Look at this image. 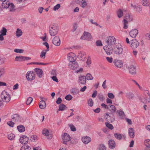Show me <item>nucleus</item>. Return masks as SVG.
Listing matches in <instances>:
<instances>
[{"label":"nucleus","mask_w":150,"mask_h":150,"mask_svg":"<svg viewBox=\"0 0 150 150\" xmlns=\"http://www.w3.org/2000/svg\"><path fill=\"white\" fill-rule=\"evenodd\" d=\"M68 126L69 127L71 131H75V127L72 124H69L68 125Z\"/></svg>","instance_id":"864d4df0"},{"label":"nucleus","mask_w":150,"mask_h":150,"mask_svg":"<svg viewBox=\"0 0 150 150\" xmlns=\"http://www.w3.org/2000/svg\"><path fill=\"white\" fill-rule=\"evenodd\" d=\"M117 16L119 18H121L123 16V11L121 9H119L117 12Z\"/></svg>","instance_id":"58836bf2"},{"label":"nucleus","mask_w":150,"mask_h":150,"mask_svg":"<svg viewBox=\"0 0 150 150\" xmlns=\"http://www.w3.org/2000/svg\"><path fill=\"white\" fill-rule=\"evenodd\" d=\"M118 113L120 118H122L125 117L124 113L122 110H120L118 111Z\"/></svg>","instance_id":"de8ad7c7"},{"label":"nucleus","mask_w":150,"mask_h":150,"mask_svg":"<svg viewBox=\"0 0 150 150\" xmlns=\"http://www.w3.org/2000/svg\"><path fill=\"white\" fill-rule=\"evenodd\" d=\"M85 54V53L83 51L79 52L77 56V58L80 60H82L83 57Z\"/></svg>","instance_id":"cd10ccee"},{"label":"nucleus","mask_w":150,"mask_h":150,"mask_svg":"<svg viewBox=\"0 0 150 150\" xmlns=\"http://www.w3.org/2000/svg\"><path fill=\"white\" fill-rule=\"evenodd\" d=\"M96 45L97 46H102V43L100 40H98L96 42Z\"/></svg>","instance_id":"680f3d73"},{"label":"nucleus","mask_w":150,"mask_h":150,"mask_svg":"<svg viewBox=\"0 0 150 150\" xmlns=\"http://www.w3.org/2000/svg\"><path fill=\"white\" fill-rule=\"evenodd\" d=\"M15 137V135L11 133L8 135L7 138L9 140H12L14 139Z\"/></svg>","instance_id":"37998d69"},{"label":"nucleus","mask_w":150,"mask_h":150,"mask_svg":"<svg viewBox=\"0 0 150 150\" xmlns=\"http://www.w3.org/2000/svg\"><path fill=\"white\" fill-rule=\"evenodd\" d=\"M58 31V27L56 24L51 25L49 28L50 34L52 36H55L57 34Z\"/></svg>","instance_id":"f03ea898"},{"label":"nucleus","mask_w":150,"mask_h":150,"mask_svg":"<svg viewBox=\"0 0 150 150\" xmlns=\"http://www.w3.org/2000/svg\"><path fill=\"white\" fill-rule=\"evenodd\" d=\"M10 2L6 0H5L2 1L1 3V6L3 8L7 9L9 7V5Z\"/></svg>","instance_id":"b1692460"},{"label":"nucleus","mask_w":150,"mask_h":150,"mask_svg":"<svg viewBox=\"0 0 150 150\" xmlns=\"http://www.w3.org/2000/svg\"><path fill=\"white\" fill-rule=\"evenodd\" d=\"M113 51L115 54H120L123 51V49L122 45L120 44L116 45L113 49Z\"/></svg>","instance_id":"39448f33"},{"label":"nucleus","mask_w":150,"mask_h":150,"mask_svg":"<svg viewBox=\"0 0 150 150\" xmlns=\"http://www.w3.org/2000/svg\"><path fill=\"white\" fill-rule=\"evenodd\" d=\"M60 7V5L59 4H58L56 5L55 6H54L53 8V10L54 11H56Z\"/></svg>","instance_id":"e2e57ef3"},{"label":"nucleus","mask_w":150,"mask_h":150,"mask_svg":"<svg viewBox=\"0 0 150 150\" xmlns=\"http://www.w3.org/2000/svg\"><path fill=\"white\" fill-rule=\"evenodd\" d=\"M124 19H126L127 22L130 21H132L133 19V17L132 16H130L129 14H127L126 15L125 18Z\"/></svg>","instance_id":"c756f323"},{"label":"nucleus","mask_w":150,"mask_h":150,"mask_svg":"<svg viewBox=\"0 0 150 150\" xmlns=\"http://www.w3.org/2000/svg\"><path fill=\"white\" fill-rule=\"evenodd\" d=\"M49 131L48 129H44L42 130V134L46 136H49V137L48 138L50 139L52 138V137L51 134H49Z\"/></svg>","instance_id":"a878e982"},{"label":"nucleus","mask_w":150,"mask_h":150,"mask_svg":"<svg viewBox=\"0 0 150 150\" xmlns=\"http://www.w3.org/2000/svg\"><path fill=\"white\" fill-rule=\"evenodd\" d=\"M116 40L115 38L113 36H110L108 37L106 39V45L111 46L114 45L116 43Z\"/></svg>","instance_id":"20e7f679"},{"label":"nucleus","mask_w":150,"mask_h":150,"mask_svg":"<svg viewBox=\"0 0 150 150\" xmlns=\"http://www.w3.org/2000/svg\"><path fill=\"white\" fill-rule=\"evenodd\" d=\"M108 143L109 147L110 149H112L115 147L116 143L114 140L112 139H110L108 141Z\"/></svg>","instance_id":"f3484780"},{"label":"nucleus","mask_w":150,"mask_h":150,"mask_svg":"<svg viewBox=\"0 0 150 150\" xmlns=\"http://www.w3.org/2000/svg\"><path fill=\"white\" fill-rule=\"evenodd\" d=\"M7 124L8 125L11 127H13L14 124V123L13 122L11 121L7 122Z\"/></svg>","instance_id":"69168bd1"},{"label":"nucleus","mask_w":150,"mask_h":150,"mask_svg":"<svg viewBox=\"0 0 150 150\" xmlns=\"http://www.w3.org/2000/svg\"><path fill=\"white\" fill-rule=\"evenodd\" d=\"M109 107L110 108L111 112L112 113H115L116 111V109L115 106L112 105H109Z\"/></svg>","instance_id":"a19ab883"},{"label":"nucleus","mask_w":150,"mask_h":150,"mask_svg":"<svg viewBox=\"0 0 150 150\" xmlns=\"http://www.w3.org/2000/svg\"><path fill=\"white\" fill-rule=\"evenodd\" d=\"M62 138L63 140V143L67 144V142L70 139L69 135L67 133H64L62 136Z\"/></svg>","instance_id":"9d476101"},{"label":"nucleus","mask_w":150,"mask_h":150,"mask_svg":"<svg viewBox=\"0 0 150 150\" xmlns=\"http://www.w3.org/2000/svg\"><path fill=\"white\" fill-rule=\"evenodd\" d=\"M113 63L115 66L118 68H121L123 66V63L122 61L117 59H115Z\"/></svg>","instance_id":"6ab92c4d"},{"label":"nucleus","mask_w":150,"mask_h":150,"mask_svg":"<svg viewBox=\"0 0 150 150\" xmlns=\"http://www.w3.org/2000/svg\"><path fill=\"white\" fill-rule=\"evenodd\" d=\"M17 128L18 130L20 132H23L25 131V128L22 125L18 126Z\"/></svg>","instance_id":"7c9ffc66"},{"label":"nucleus","mask_w":150,"mask_h":150,"mask_svg":"<svg viewBox=\"0 0 150 150\" xmlns=\"http://www.w3.org/2000/svg\"><path fill=\"white\" fill-rule=\"evenodd\" d=\"M22 34L23 32L21 29L19 28L17 29L16 33V34L17 37H20L22 35Z\"/></svg>","instance_id":"72a5a7b5"},{"label":"nucleus","mask_w":150,"mask_h":150,"mask_svg":"<svg viewBox=\"0 0 150 150\" xmlns=\"http://www.w3.org/2000/svg\"><path fill=\"white\" fill-rule=\"evenodd\" d=\"M81 139L83 142L85 144H88L91 141V138L88 136H86L82 137Z\"/></svg>","instance_id":"5701e85b"},{"label":"nucleus","mask_w":150,"mask_h":150,"mask_svg":"<svg viewBox=\"0 0 150 150\" xmlns=\"http://www.w3.org/2000/svg\"><path fill=\"white\" fill-rule=\"evenodd\" d=\"M14 52L16 53H21L23 52L24 50L22 49H15L14 50Z\"/></svg>","instance_id":"5fc2aeb1"},{"label":"nucleus","mask_w":150,"mask_h":150,"mask_svg":"<svg viewBox=\"0 0 150 150\" xmlns=\"http://www.w3.org/2000/svg\"><path fill=\"white\" fill-rule=\"evenodd\" d=\"M7 30L6 28L3 27L2 30L0 31V33L2 35H5L6 34Z\"/></svg>","instance_id":"e433bc0d"},{"label":"nucleus","mask_w":150,"mask_h":150,"mask_svg":"<svg viewBox=\"0 0 150 150\" xmlns=\"http://www.w3.org/2000/svg\"><path fill=\"white\" fill-rule=\"evenodd\" d=\"M75 54L72 52H71L68 54V59L70 61L69 64V67L71 69L74 70L75 69Z\"/></svg>","instance_id":"f257e3e1"},{"label":"nucleus","mask_w":150,"mask_h":150,"mask_svg":"<svg viewBox=\"0 0 150 150\" xmlns=\"http://www.w3.org/2000/svg\"><path fill=\"white\" fill-rule=\"evenodd\" d=\"M129 73L132 75H135L136 74V67L133 65H131L128 67Z\"/></svg>","instance_id":"f8f14e48"},{"label":"nucleus","mask_w":150,"mask_h":150,"mask_svg":"<svg viewBox=\"0 0 150 150\" xmlns=\"http://www.w3.org/2000/svg\"><path fill=\"white\" fill-rule=\"evenodd\" d=\"M87 5V3L86 1V0H83V1L81 2V7L82 8H85Z\"/></svg>","instance_id":"79ce46f5"},{"label":"nucleus","mask_w":150,"mask_h":150,"mask_svg":"<svg viewBox=\"0 0 150 150\" xmlns=\"http://www.w3.org/2000/svg\"><path fill=\"white\" fill-rule=\"evenodd\" d=\"M145 91L146 92L148 96H149V98L148 99H146L144 97H142L140 99L141 102H142L144 103H146L147 102V100L148 102H150V95L149 92L147 90H146Z\"/></svg>","instance_id":"2eb2a0df"},{"label":"nucleus","mask_w":150,"mask_h":150,"mask_svg":"<svg viewBox=\"0 0 150 150\" xmlns=\"http://www.w3.org/2000/svg\"><path fill=\"white\" fill-rule=\"evenodd\" d=\"M29 139L28 137L23 135L20 137V142L22 144H25L28 142Z\"/></svg>","instance_id":"4468645a"},{"label":"nucleus","mask_w":150,"mask_h":150,"mask_svg":"<svg viewBox=\"0 0 150 150\" xmlns=\"http://www.w3.org/2000/svg\"><path fill=\"white\" fill-rule=\"evenodd\" d=\"M34 71L39 78L42 77L43 72L41 69L36 68L34 69Z\"/></svg>","instance_id":"4be33fe9"},{"label":"nucleus","mask_w":150,"mask_h":150,"mask_svg":"<svg viewBox=\"0 0 150 150\" xmlns=\"http://www.w3.org/2000/svg\"><path fill=\"white\" fill-rule=\"evenodd\" d=\"M46 53V51L45 50H43L41 52L40 57L41 58H43V59L45 57V54Z\"/></svg>","instance_id":"c03bdc74"},{"label":"nucleus","mask_w":150,"mask_h":150,"mask_svg":"<svg viewBox=\"0 0 150 150\" xmlns=\"http://www.w3.org/2000/svg\"><path fill=\"white\" fill-rule=\"evenodd\" d=\"M108 118L110 120H108L109 121V122L110 121L111 122H114L115 120V117L114 116H112V117L109 116Z\"/></svg>","instance_id":"0e129e2a"},{"label":"nucleus","mask_w":150,"mask_h":150,"mask_svg":"<svg viewBox=\"0 0 150 150\" xmlns=\"http://www.w3.org/2000/svg\"><path fill=\"white\" fill-rule=\"evenodd\" d=\"M114 136L115 138L118 140H120L122 138V136L121 134L115 133L114 134Z\"/></svg>","instance_id":"4c0bfd02"},{"label":"nucleus","mask_w":150,"mask_h":150,"mask_svg":"<svg viewBox=\"0 0 150 150\" xmlns=\"http://www.w3.org/2000/svg\"><path fill=\"white\" fill-rule=\"evenodd\" d=\"M83 71V68L79 67L78 64L76 62V73L81 74Z\"/></svg>","instance_id":"dca6fc26"},{"label":"nucleus","mask_w":150,"mask_h":150,"mask_svg":"<svg viewBox=\"0 0 150 150\" xmlns=\"http://www.w3.org/2000/svg\"><path fill=\"white\" fill-rule=\"evenodd\" d=\"M72 97L70 95H67L65 97V99L68 100H70L72 99Z\"/></svg>","instance_id":"bf43d9fd"},{"label":"nucleus","mask_w":150,"mask_h":150,"mask_svg":"<svg viewBox=\"0 0 150 150\" xmlns=\"http://www.w3.org/2000/svg\"><path fill=\"white\" fill-rule=\"evenodd\" d=\"M26 77L28 81H30L35 79V74L33 71H28L26 74Z\"/></svg>","instance_id":"423d86ee"},{"label":"nucleus","mask_w":150,"mask_h":150,"mask_svg":"<svg viewBox=\"0 0 150 150\" xmlns=\"http://www.w3.org/2000/svg\"><path fill=\"white\" fill-rule=\"evenodd\" d=\"M138 30L136 29H134L132 30L129 32L130 35L133 38H135L138 33Z\"/></svg>","instance_id":"aec40b11"},{"label":"nucleus","mask_w":150,"mask_h":150,"mask_svg":"<svg viewBox=\"0 0 150 150\" xmlns=\"http://www.w3.org/2000/svg\"><path fill=\"white\" fill-rule=\"evenodd\" d=\"M103 48L107 55H110L112 53L113 49L112 47L106 45Z\"/></svg>","instance_id":"1a4fd4ad"},{"label":"nucleus","mask_w":150,"mask_h":150,"mask_svg":"<svg viewBox=\"0 0 150 150\" xmlns=\"http://www.w3.org/2000/svg\"><path fill=\"white\" fill-rule=\"evenodd\" d=\"M144 145L147 148H150V140L147 139L145 140L144 142Z\"/></svg>","instance_id":"473e14b6"},{"label":"nucleus","mask_w":150,"mask_h":150,"mask_svg":"<svg viewBox=\"0 0 150 150\" xmlns=\"http://www.w3.org/2000/svg\"><path fill=\"white\" fill-rule=\"evenodd\" d=\"M13 120L19 121L20 120L21 117L19 115L17 114L13 115L11 117Z\"/></svg>","instance_id":"bb28decb"},{"label":"nucleus","mask_w":150,"mask_h":150,"mask_svg":"<svg viewBox=\"0 0 150 150\" xmlns=\"http://www.w3.org/2000/svg\"><path fill=\"white\" fill-rule=\"evenodd\" d=\"M98 149L99 150H106V147L104 144H101L99 145Z\"/></svg>","instance_id":"a18cd8bd"},{"label":"nucleus","mask_w":150,"mask_h":150,"mask_svg":"<svg viewBox=\"0 0 150 150\" xmlns=\"http://www.w3.org/2000/svg\"><path fill=\"white\" fill-rule=\"evenodd\" d=\"M30 149L29 146L25 145L21 147L20 150H30Z\"/></svg>","instance_id":"ea45409f"},{"label":"nucleus","mask_w":150,"mask_h":150,"mask_svg":"<svg viewBox=\"0 0 150 150\" xmlns=\"http://www.w3.org/2000/svg\"><path fill=\"white\" fill-rule=\"evenodd\" d=\"M8 6L9 7H8V8H9V9L10 11H13L15 10V6L12 3H10Z\"/></svg>","instance_id":"2f4dec72"},{"label":"nucleus","mask_w":150,"mask_h":150,"mask_svg":"<svg viewBox=\"0 0 150 150\" xmlns=\"http://www.w3.org/2000/svg\"><path fill=\"white\" fill-rule=\"evenodd\" d=\"M124 22V27L123 28L125 29H127L128 27V24L127 23V21L126 20V19H123Z\"/></svg>","instance_id":"09e8293b"},{"label":"nucleus","mask_w":150,"mask_h":150,"mask_svg":"<svg viewBox=\"0 0 150 150\" xmlns=\"http://www.w3.org/2000/svg\"><path fill=\"white\" fill-rule=\"evenodd\" d=\"M66 108L67 107L64 105L61 104L59 105L58 110L59 111H63L66 110Z\"/></svg>","instance_id":"c9c22d12"},{"label":"nucleus","mask_w":150,"mask_h":150,"mask_svg":"<svg viewBox=\"0 0 150 150\" xmlns=\"http://www.w3.org/2000/svg\"><path fill=\"white\" fill-rule=\"evenodd\" d=\"M6 58L5 57H0V64H3Z\"/></svg>","instance_id":"13d9d810"},{"label":"nucleus","mask_w":150,"mask_h":150,"mask_svg":"<svg viewBox=\"0 0 150 150\" xmlns=\"http://www.w3.org/2000/svg\"><path fill=\"white\" fill-rule=\"evenodd\" d=\"M126 98L129 100H133L135 98L134 93L132 92H127L126 93Z\"/></svg>","instance_id":"a211bd4d"},{"label":"nucleus","mask_w":150,"mask_h":150,"mask_svg":"<svg viewBox=\"0 0 150 150\" xmlns=\"http://www.w3.org/2000/svg\"><path fill=\"white\" fill-rule=\"evenodd\" d=\"M128 134L129 137L133 138L134 137V131L133 128H130L129 129Z\"/></svg>","instance_id":"393cba45"},{"label":"nucleus","mask_w":150,"mask_h":150,"mask_svg":"<svg viewBox=\"0 0 150 150\" xmlns=\"http://www.w3.org/2000/svg\"><path fill=\"white\" fill-rule=\"evenodd\" d=\"M33 101V98L30 97H29L26 101V104L27 105H29Z\"/></svg>","instance_id":"6e6d98bb"},{"label":"nucleus","mask_w":150,"mask_h":150,"mask_svg":"<svg viewBox=\"0 0 150 150\" xmlns=\"http://www.w3.org/2000/svg\"><path fill=\"white\" fill-rule=\"evenodd\" d=\"M1 97L2 101L6 103L9 102L11 98L9 94L5 91H3L1 93Z\"/></svg>","instance_id":"7ed1b4c3"},{"label":"nucleus","mask_w":150,"mask_h":150,"mask_svg":"<svg viewBox=\"0 0 150 150\" xmlns=\"http://www.w3.org/2000/svg\"><path fill=\"white\" fill-rule=\"evenodd\" d=\"M31 58L28 57L22 56H16L15 58V61H23L25 60H28L30 59Z\"/></svg>","instance_id":"9b49d317"},{"label":"nucleus","mask_w":150,"mask_h":150,"mask_svg":"<svg viewBox=\"0 0 150 150\" xmlns=\"http://www.w3.org/2000/svg\"><path fill=\"white\" fill-rule=\"evenodd\" d=\"M37 136L35 135H32L30 136V140L31 141H35L37 139Z\"/></svg>","instance_id":"603ef678"},{"label":"nucleus","mask_w":150,"mask_h":150,"mask_svg":"<svg viewBox=\"0 0 150 150\" xmlns=\"http://www.w3.org/2000/svg\"><path fill=\"white\" fill-rule=\"evenodd\" d=\"M105 124L106 126L108 127L109 129L111 130L113 129V127L112 125L110 124L109 123H108V122H106L105 123Z\"/></svg>","instance_id":"8fccbe9b"},{"label":"nucleus","mask_w":150,"mask_h":150,"mask_svg":"<svg viewBox=\"0 0 150 150\" xmlns=\"http://www.w3.org/2000/svg\"><path fill=\"white\" fill-rule=\"evenodd\" d=\"M80 39H81L91 40L92 39V37L90 33L85 31Z\"/></svg>","instance_id":"0eeeda50"},{"label":"nucleus","mask_w":150,"mask_h":150,"mask_svg":"<svg viewBox=\"0 0 150 150\" xmlns=\"http://www.w3.org/2000/svg\"><path fill=\"white\" fill-rule=\"evenodd\" d=\"M79 83L82 84H85L86 83V79L84 76H80L79 78Z\"/></svg>","instance_id":"412c9836"},{"label":"nucleus","mask_w":150,"mask_h":150,"mask_svg":"<svg viewBox=\"0 0 150 150\" xmlns=\"http://www.w3.org/2000/svg\"><path fill=\"white\" fill-rule=\"evenodd\" d=\"M109 116H109V114L107 113H106L105 115V118L106 119V121L109 122V121L108 120H110L108 118Z\"/></svg>","instance_id":"338daca9"},{"label":"nucleus","mask_w":150,"mask_h":150,"mask_svg":"<svg viewBox=\"0 0 150 150\" xmlns=\"http://www.w3.org/2000/svg\"><path fill=\"white\" fill-rule=\"evenodd\" d=\"M88 103L89 106L92 107L93 105V102L91 98H89L88 101Z\"/></svg>","instance_id":"49530a36"},{"label":"nucleus","mask_w":150,"mask_h":150,"mask_svg":"<svg viewBox=\"0 0 150 150\" xmlns=\"http://www.w3.org/2000/svg\"><path fill=\"white\" fill-rule=\"evenodd\" d=\"M106 59L108 62L110 63H112L113 60L112 58L111 57H106Z\"/></svg>","instance_id":"774afa93"},{"label":"nucleus","mask_w":150,"mask_h":150,"mask_svg":"<svg viewBox=\"0 0 150 150\" xmlns=\"http://www.w3.org/2000/svg\"><path fill=\"white\" fill-rule=\"evenodd\" d=\"M39 107L40 109H44L46 107L45 102L43 100H41L39 104Z\"/></svg>","instance_id":"c85d7f7f"},{"label":"nucleus","mask_w":150,"mask_h":150,"mask_svg":"<svg viewBox=\"0 0 150 150\" xmlns=\"http://www.w3.org/2000/svg\"><path fill=\"white\" fill-rule=\"evenodd\" d=\"M85 78L86 79L88 80H93V78L91 74L88 73L86 74V76H85Z\"/></svg>","instance_id":"f704fd0d"},{"label":"nucleus","mask_w":150,"mask_h":150,"mask_svg":"<svg viewBox=\"0 0 150 150\" xmlns=\"http://www.w3.org/2000/svg\"><path fill=\"white\" fill-rule=\"evenodd\" d=\"M108 97L110 99H113L114 98V95L112 93H108Z\"/></svg>","instance_id":"052dcab7"},{"label":"nucleus","mask_w":150,"mask_h":150,"mask_svg":"<svg viewBox=\"0 0 150 150\" xmlns=\"http://www.w3.org/2000/svg\"><path fill=\"white\" fill-rule=\"evenodd\" d=\"M97 97L101 101H103L104 99V98L103 95L101 93H99Z\"/></svg>","instance_id":"3c124183"},{"label":"nucleus","mask_w":150,"mask_h":150,"mask_svg":"<svg viewBox=\"0 0 150 150\" xmlns=\"http://www.w3.org/2000/svg\"><path fill=\"white\" fill-rule=\"evenodd\" d=\"M130 47L133 50H135L139 46V43L135 39L130 41Z\"/></svg>","instance_id":"6e6552de"},{"label":"nucleus","mask_w":150,"mask_h":150,"mask_svg":"<svg viewBox=\"0 0 150 150\" xmlns=\"http://www.w3.org/2000/svg\"><path fill=\"white\" fill-rule=\"evenodd\" d=\"M60 40L59 37L56 36L52 40V43L56 46H58L60 44Z\"/></svg>","instance_id":"ddd939ff"},{"label":"nucleus","mask_w":150,"mask_h":150,"mask_svg":"<svg viewBox=\"0 0 150 150\" xmlns=\"http://www.w3.org/2000/svg\"><path fill=\"white\" fill-rule=\"evenodd\" d=\"M142 4L144 6H148L150 5V3L149 4L147 3V0H142Z\"/></svg>","instance_id":"4d7b16f0"}]
</instances>
